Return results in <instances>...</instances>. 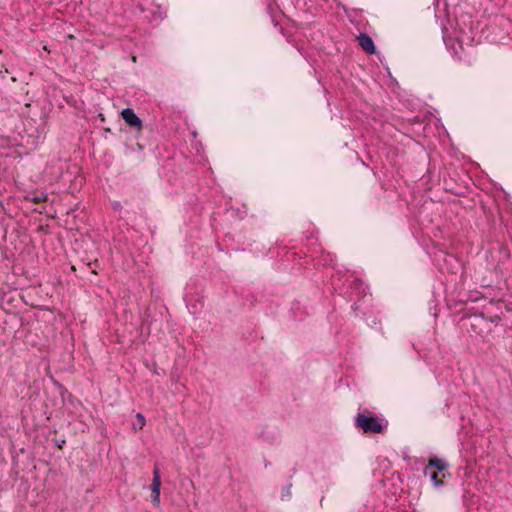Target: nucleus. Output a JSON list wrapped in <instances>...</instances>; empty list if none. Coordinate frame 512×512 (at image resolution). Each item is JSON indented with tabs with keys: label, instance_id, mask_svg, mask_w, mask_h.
<instances>
[{
	"label": "nucleus",
	"instance_id": "1",
	"mask_svg": "<svg viewBox=\"0 0 512 512\" xmlns=\"http://www.w3.org/2000/svg\"><path fill=\"white\" fill-rule=\"evenodd\" d=\"M355 424L365 433H381L384 429L383 424L377 417L365 413L356 415Z\"/></svg>",
	"mask_w": 512,
	"mask_h": 512
},
{
	"label": "nucleus",
	"instance_id": "2",
	"mask_svg": "<svg viewBox=\"0 0 512 512\" xmlns=\"http://www.w3.org/2000/svg\"><path fill=\"white\" fill-rule=\"evenodd\" d=\"M160 486H161V479H160V471L157 467L153 470V479L150 486L151 492H152V503L155 506H158L160 504Z\"/></svg>",
	"mask_w": 512,
	"mask_h": 512
},
{
	"label": "nucleus",
	"instance_id": "3",
	"mask_svg": "<svg viewBox=\"0 0 512 512\" xmlns=\"http://www.w3.org/2000/svg\"><path fill=\"white\" fill-rule=\"evenodd\" d=\"M124 121L131 127H141L142 121L131 108H125L121 112Z\"/></svg>",
	"mask_w": 512,
	"mask_h": 512
},
{
	"label": "nucleus",
	"instance_id": "4",
	"mask_svg": "<svg viewBox=\"0 0 512 512\" xmlns=\"http://www.w3.org/2000/svg\"><path fill=\"white\" fill-rule=\"evenodd\" d=\"M360 47L368 54H374L376 47L372 38L364 33H361L358 37Z\"/></svg>",
	"mask_w": 512,
	"mask_h": 512
},
{
	"label": "nucleus",
	"instance_id": "5",
	"mask_svg": "<svg viewBox=\"0 0 512 512\" xmlns=\"http://www.w3.org/2000/svg\"><path fill=\"white\" fill-rule=\"evenodd\" d=\"M448 464L443 461L442 459H439L437 457H432L429 459L428 464L426 465L425 469L429 470H435L437 472H443L445 469H447Z\"/></svg>",
	"mask_w": 512,
	"mask_h": 512
},
{
	"label": "nucleus",
	"instance_id": "6",
	"mask_svg": "<svg viewBox=\"0 0 512 512\" xmlns=\"http://www.w3.org/2000/svg\"><path fill=\"white\" fill-rule=\"evenodd\" d=\"M439 473L440 472L435 470L424 469V475L431 480L435 487H441L444 484L442 479L439 477Z\"/></svg>",
	"mask_w": 512,
	"mask_h": 512
},
{
	"label": "nucleus",
	"instance_id": "7",
	"mask_svg": "<svg viewBox=\"0 0 512 512\" xmlns=\"http://www.w3.org/2000/svg\"><path fill=\"white\" fill-rule=\"evenodd\" d=\"M47 193L45 192H35L31 197V200L35 203H40L47 200Z\"/></svg>",
	"mask_w": 512,
	"mask_h": 512
},
{
	"label": "nucleus",
	"instance_id": "8",
	"mask_svg": "<svg viewBox=\"0 0 512 512\" xmlns=\"http://www.w3.org/2000/svg\"><path fill=\"white\" fill-rule=\"evenodd\" d=\"M292 484L289 483L282 488L281 498L282 500H289L292 496L291 493Z\"/></svg>",
	"mask_w": 512,
	"mask_h": 512
},
{
	"label": "nucleus",
	"instance_id": "9",
	"mask_svg": "<svg viewBox=\"0 0 512 512\" xmlns=\"http://www.w3.org/2000/svg\"><path fill=\"white\" fill-rule=\"evenodd\" d=\"M187 308L189 309L190 313H192V314H197L199 311V308L196 305L190 306L189 304H187Z\"/></svg>",
	"mask_w": 512,
	"mask_h": 512
},
{
	"label": "nucleus",
	"instance_id": "10",
	"mask_svg": "<svg viewBox=\"0 0 512 512\" xmlns=\"http://www.w3.org/2000/svg\"><path fill=\"white\" fill-rule=\"evenodd\" d=\"M439 257L443 258V261H444V262H448V259H449L450 261H451V260H453V257H452V256L447 255V254H445V253H443V252H441V253L439 254Z\"/></svg>",
	"mask_w": 512,
	"mask_h": 512
},
{
	"label": "nucleus",
	"instance_id": "11",
	"mask_svg": "<svg viewBox=\"0 0 512 512\" xmlns=\"http://www.w3.org/2000/svg\"><path fill=\"white\" fill-rule=\"evenodd\" d=\"M136 417H137V419L140 421L141 425H144V423H145V418H144V416H143L141 413H138V414L136 415Z\"/></svg>",
	"mask_w": 512,
	"mask_h": 512
},
{
	"label": "nucleus",
	"instance_id": "12",
	"mask_svg": "<svg viewBox=\"0 0 512 512\" xmlns=\"http://www.w3.org/2000/svg\"><path fill=\"white\" fill-rule=\"evenodd\" d=\"M351 308H352V310H353V311H356V310L358 309V307L356 306V304H353Z\"/></svg>",
	"mask_w": 512,
	"mask_h": 512
}]
</instances>
